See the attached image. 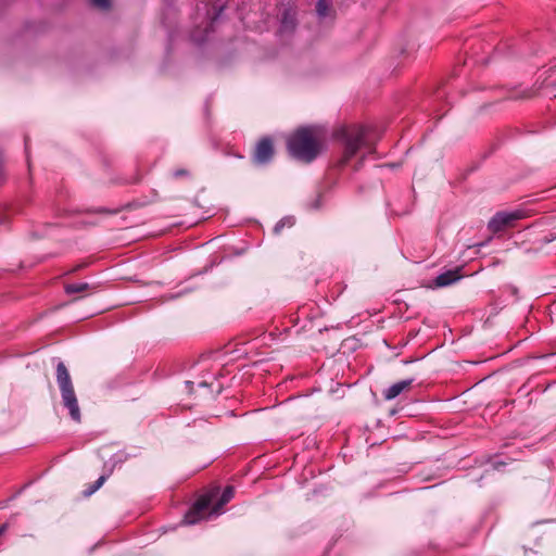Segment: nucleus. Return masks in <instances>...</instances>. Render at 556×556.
<instances>
[{"mask_svg": "<svg viewBox=\"0 0 556 556\" xmlns=\"http://www.w3.org/2000/svg\"><path fill=\"white\" fill-rule=\"evenodd\" d=\"M364 159L361 157V161H363ZM358 165H362V162H358Z\"/></svg>", "mask_w": 556, "mask_h": 556, "instance_id": "obj_20", "label": "nucleus"}, {"mask_svg": "<svg viewBox=\"0 0 556 556\" xmlns=\"http://www.w3.org/2000/svg\"><path fill=\"white\" fill-rule=\"evenodd\" d=\"M223 10H224V7H223V5H220V7H219V12H218V13H217L213 18H212V21L210 22V25H213L214 21H215V20H217V17H218L219 13H220Z\"/></svg>", "mask_w": 556, "mask_h": 556, "instance_id": "obj_17", "label": "nucleus"}, {"mask_svg": "<svg viewBox=\"0 0 556 556\" xmlns=\"http://www.w3.org/2000/svg\"><path fill=\"white\" fill-rule=\"evenodd\" d=\"M460 269L462 267H457L455 269L441 273L433 280V286L435 288H444L457 282L462 278V275L459 274Z\"/></svg>", "mask_w": 556, "mask_h": 556, "instance_id": "obj_7", "label": "nucleus"}, {"mask_svg": "<svg viewBox=\"0 0 556 556\" xmlns=\"http://www.w3.org/2000/svg\"><path fill=\"white\" fill-rule=\"evenodd\" d=\"M4 224V218H0V225Z\"/></svg>", "mask_w": 556, "mask_h": 556, "instance_id": "obj_19", "label": "nucleus"}, {"mask_svg": "<svg viewBox=\"0 0 556 556\" xmlns=\"http://www.w3.org/2000/svg\"><path fill=\"white\" fill-rule=\"evenodd\" d=\"M293 22L288 20V14L286 13L282 20V27L288 28L289 25L292 26Z\"/></svg>", "mask_w": 556, "mask_h": 556, "instance_id": "obj_15", "label": "nucleus"}, {"mask_svg": "<svg viewBox=\"0 0 556 556\" xmlns=\"http://www.w3.org/2000/svg\"><path fill=\"white\" fill-rule=\"evenodd\" d=\"M186 174H187V172L185 169H179V170H176L174 173L175 177H180V176H184Z\"/></svg>", "mask_w": 556, "mask_h": 556, "instance_id": "obj_16", "label": "nucleus"}, {"mask_svg": "<svg viewBox=\"0 0 556 556\" xmlns=\"http://www.w3.org/2000/svg\"><path fill=\"white\" fill-rule=\"evenodd\" d=\"M7 530V525H3L0 527V536L5 532Z\"/></svg>", "mask_w": 556, "mask_h": 556, "instance_id": "obj_18", "label": "nucleus"}, {"mask_svg": "<svg viewBox=\"0 0 556 556\" xmlns=\"http://www.w3.org/2000/svg\"><path fill=\"white\" fill-rule=\"evenodd\" d=\"M235 495V488L229 485L227 486L218 502L212 506L213 500L216 496L215 492L202 495L188 510L185 515L184 523L185 525H194L202 519L210 518L212 516H218L223 513V507L230 502V500Z\"/></svg>", "mask_w": 556, "mask_h": 556, "instance_id": "obj_2", "label": "nucleus"}, {"mask_svg": "<svg viewBox=\"0 0 556 556\" xmlns=\"http://www.w3.org/2000/svg\"><path fill=\"white\" fill-rule=\"evenodd\" d=\"M91 3L100 9H108L110 7V0H91Z\"/></svg>", "mask_w": 556, "mask_h": 556, "instance_id": "obj_13", "label": "nucleus"}, {"mask_svg": "<svg viewBox=\"0 0 556 556\" xmlns=\"http://www.w3.org/2000/svg\"><path fill=\"white\" fill-rule=\"evenodd\" d=\"M414 382V379H405L402 381H397L390 386L388 389L383 391V397L388 401H391L399 396L402 392L408 390Z\"/></svg>", "mask_w": 556, "mask_h": 556, "instance_id": "obj_8", "label": "nucleus"}, {"mask_svg": "<svg viewBox=\"0 0 556 556\" xmlns=\"http://www.w3.org/2000/svg\"><path fill=\"white\" fill-rule=\"evenodd\" d=\"M205 38H206V35H203V36H202V35H199L197 30H194V31L192 33V39H193L194 41H197V42L204 41V40H205Z\"/></svg>", "mask_w": 556, "mask_h": 556, "instance_id": "obj_14", "label": "nucleus"}, {"mask_svg": "<svg viewBox=\"0 0 556 556\" xmlns=\"http://www.w3.org/2000/svg\"><path fill=\"white\" fill-rule=\"evenodd\" d=\"M320 149L321 146L318 138L309 128L299 129L288 139V150L290 154L306 163L315 160Z\"/></svg>", "mask_w": 556, "mask_h": 556, "instance_id": "obj_3", "label": "nucleus"}, {"mask_svg": "<svg viewBox=\"0 0 556 556\" xmlns=\"http://www.w3.org/2000/svg\"><path fill=\"white\" fill-rule=\"evenodd\" d=\"M334 139L339 142L341 157L339 165H346L350 160L359 153L362 159L375 152V147L368 138L367 128L361 125L341 126L333 132Z\"/></svg>", "mask_w": 556, "mask_h": 556, "instance_id": "obj_1", "label": "nucleus"}, {"mask_svg": "<svg viewBox=\"0 0 556 556\" xmlns=\"http://www.w3.org/2000/svg\"><path fill=\"white\" fill-rule=\"evenodd\" d=\"M329 7L326 0H318L316 4V11L320 17H325L328 14Z\"/></svg>", "mask_w": 556, "mask_h": 556, "instance_id": "obj_11", "label": "nucleus"}, {"mask_svg": "<svg viewBox=\"0 0 556 556\" xmlns=\"http://www.w3.org/2000/svg\"><path fill=\"white\" fill-rule=\"evenodd\" d=\"M294 224V218L291 217V216H287L285 218H282L281 220H279L275 228H274V231L276 233H279L280 230L285 227V226H288V227H291L292 225Z\"/></svg>", "mask_w": 556, "mask_h": 556, "instance_id": "obj_10", "label": "nucleus"}, {"mask_svg": "<svg viewBox=\"0 0 556 556\" xmlns=\"http://www.w3.org/2000/svg\"><path fill=\"white\" fill-rule=\"evenodd\" d=\"M89 289V285L87 282H78V283H70L65 286L66 293H79Z\"/></svg>", "mask_w": 556, "mask_h": 556, "instance_id": "obj_9", "label": "nucleus"}, {"mask_svg": "<svg viewBox=\"0 0 556 556\" xmlns=\"http://www.w3.org/2000/svg\"><path fill=\"white\" fill-rule=\"evenodd\" d=\"M105 480H106L105 475L100 476L98 478V480L92 484L90 490L87 492V494L90 495V494L94 493L98 489H100L102 486V484L104 483Z\"/></svg>", "mask_w": 556, "mask_h": 556, "instance_id": "obj_12", "label": "nucleus"}, {"mask_svg": "<svg viewBox=\"0 0 556 556\" xmlns=\"http://www.w3.org/2000/svg\"><path fill=\"white\" fill-rule=\"evenodd\" d=\"M522 217L521 212L516 211L511 213L501 212L497 213L489 223V228L493 232L503 230L506 226H510L513 222Z\"/></svg>", "mask_w": 556, "mask_h": 556, "instance_id": "obj_5", "label": "nucleus"}, {"mask_svg": "<svg viewBox=\"0 0 556 556\" xmlns=\"http://www.w3.org/2000/svg\"><path fill=\"white\" fill-rule=\"evenodd\" d=\"M274 155V147L273 142L269 138H263L255 148V152L253 155L254 162L256 164H267Z\"/></svg>", "mask_w": 556, "mask_h": 556, "instance_id": "obj_6", "label": "nucleus"}, {"mask_svg": "<svg viewBox=\"0 0 556 556\" xmlns=\"http://www.w3.org/2000/svg\"><path fill=\"white\" fill-rule=\"evenodd\" d=\"M56 381L61 391L63 405L68 409L73 420L80 421V409L74 391L70 372L63 362L56 365Z\"/></svg>", "mask_w": 556, "mask_h": 556, "instance_id": "obj_4", "label": "nucleus"}]
</instances>
